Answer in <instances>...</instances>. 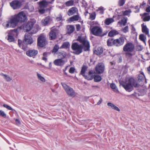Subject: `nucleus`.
Returning <instances> with one entry per match:
<instances>
[{
    "instance_id": "1",
    "label": "nucleus",
    "mask_w": 150,
    "mask_h": 150,
    "mask_svg": "<svg viewBox=\"0 0 150 150\" xmlns=\"http://www.w3.org/2000/svg\"><path fill=\"white\" fill-rule=\"evenodd\" d=\"M27 20L26 16L23 11H21L17 14L12 16L7 22L6 23H4L3 25L6 28H14L18 22H24Z\"/></svg>"
},
{
    "instance_id": "2",
    "label": "nucleus",
    "mask_w": 150,
    "mask_h": 150,
    "mask_svg": "<svg viewBox=\"0 0 150 150\" xmlns=\"http://www.w3.org/2000/svg\"><path fill=\"white\" fill-rule=\"evenodd\" d=\"M77 40L81 44L79 45L77 43H73L71 45L72 49L74 50V53L79 54L82 52L83 49L84 51H88L90 49L89 42L84 38L81 36L78 37Z\"/></svg>"
},
{
    "instance_id": "3",
    "label": "nucleus",
    "mask_w": 150,
    "mask_h": 150,
    "mask_svg": "<svg viewBox=\"0 0 150 150\" xmlns=\"http://www.w3.org/2000/svg\"><path fill=\"white\" fill-rule=\"evenodd\" d=\"M120 84L126 91L129 92L131 91V78H126L125 81L120 82Z\"/></svg>"
},
{
    "instance_id": "4",
    "label": "nucleus",
    "mask_w": 150,
    "mask_h": 150,
    "mask_svg": "<svg viewBox=\"0 0 150 150\" xmlns=\"http://www.w3.org/2000/svg\"><path fill=\"white\" fill-rule=\"evenodd\" d=\"M61 84L68 95L71 97H74L76 96V93L72 88L64 83H62Z\"/></svg>"
},
{
    "instance_id": "5",
    "label": "nucleus",
    "mask_w": 150,
    "mask_h": 150,
    "mask_svg": "<svg viewBox=\"0 0 150 150\" xmlns=\"http://www.w3.org/2000/svg\"><path fill=\"white\" fill-rule=\"evenodd\" d=\"M34 23L31 21L28 22L26 25L23 27V30L25 32H29L33 28L32 31L31 32L32 34L36 33L38 31V29L35 28H33Z\"/></svg>"
},
{
    "instance_id": "6",
    "label": "nucleus",
    "mask_w": 150,
    "mask_h": 150,
    "mask_svg": "<svg viewBox=\"0 0 150 150\" xmlns=\"http://www.w3.org/2000/svg\"><path fill=\"white\" fill-rule=\"evenodd\" d=\"M123 51L125 52L126 57L127 58L131 57V43L128 42L126 44L123 48Z\"/></svg>"
},
{
    "instance_id": "7",
    "label": "nucleus",
    "mask_w": 150,
    "mask_h": 150,
    "mask_svg": "<svg viewBox=\"0 0 150 150\" xmlns=\"http://www.w3.org/2000/svg\"><path fill=\"white\" fill-rule=\"evenodd\" d=\"M92 34L96 36H103L105 34H102V28L99 26H96L90 29Z\"/></svg>"
},
{
    "instance_id": "8",
    "label": "nucleus",
    "mask_w": 150,
    "mask_h": 150,
    "mask_svg": "<svg viewBox=\"0 0 150 150\" xmlns=\"http://www.w3.org/2000/svg\"><path fill=\"white\" fill-rule=\"evenodd\" d=\"M105 69L104 64L103 63H98L95 68L96 72L98 74L103 73Z\"/></svg>"
},
{
    "instance_id": "9",
    "label": "nucleus",
    "mask_w": 150,
    "mask_h": 150,
    "mask_svg": "<svg viewBox=\"0 0 150 150\" xmlns=\"http://www.w3.org/2000/svg\"><path fill=\"white\" fill-rule=\"evenodd\" d=\"M125 41L123 37H120L119 38L114 40L113 41V45L117 47H119L122 45Z\"/></svg>"
},
{
    "instance_id": "10",
    "label": "nucleus",
    "mask_w": 150,
    "mask_h": 150,
    "mask_svg": "<svg viewBox=\"0 0 150 150\" xmlns=\"http://www.w3.org/2000/svg\"><path fill=\"white\" fill-rule=\"evenodd\" d=\"M46 39L43 36H40L38 39V45L39 47H43L46 45Z\"/></svg>"
},
{
    "instance_id": "11",
    "label": "nucleus",
    "mask_w": 150,
    "mask_h": 150,
    "mask_svg": "<svg viewBox=\"0 0 150 150\" xmlns=\"http://www.w3.org/2000/svg\"><path fill=\"white\" fill-rule=\"evenodd\" d=\"M58 32L57 29L54 27L52 28V29L49 33V39L50 40H53L56 38V34Z\"/></svg>"
},
{
    "instance_id": "12",
    "label": "nucleus",
    "mask_w": 150,
    "mask_h": 150,
    "mask_svg": "<svg viewBox=\"0 0 150 150\" xmlns=\"http://www.w3.org/2000/svg\"><path fill=\"white\" fill-rule=\"evenodd\" d=\"M10 5L13 9H16L20 7L21 3L18 1H14L11 3Z\"/></svg>"
},
{
    "instance_id": "13",
    "label": "nucleus",
    "mask_w": 150,
    "mask_h": 150,
    "mask_svg": "<svg viewBox=\"0 0 150 150\" xmlns=\"http://www.w3.org/2000/svg\"><path fill=\"white\" fill-rule=\"evenodd\" d=\"M52 1H47L45 0H43L38 2V3L40 8H45L49 4H52Z\"/></svg>"
},
{
    "instance_id": "14",
    "label": "nucleus",
    "mask_w": 150,
    "mask_h": 150,
    "mask_svg": "<svg viewBox=\"0 0 150 150\" xmlns=\"http://www.w3.org/2000/svg\"><path fill=\"white\" fill-rule=\"evenodd\" d=\"M65 63V60L62 59H55L54 62V64L57 66H62Z\"/></svg>"
},
{
    "instance_id": "15",
    "label": "nucleus",
    "mask_w": 150,
    "mask_h": 150,
    "mask_svg": "<svg viewBox=\"0 0 150 150\" xmlns=\"http://www.w3.org/2000/svg\"><path fill=\"white\" fill-rule=\"evenodd\" d=\"M95 74V71L93 70H90L88 72V74L87 75H85L84 76L85 79L88 80H91L93 78L94 74Z\"/></svg>"
},
{
    "instance_id": "16",
    "label": "nucleus",
    "mask_w": 150,
    "mask_h": 150,
    "mask_svg": "<svg viewBox=\"0 0 150 150\" xmlns=\"http://www.w3.org/2000/svg\"><path fill=\"white\" fill-rule=\"evenodd\" d=\"M75 30L74 25H69L67 26V34L70 35L73 33Z\"/></svg>"
},
{
    "instance_id": "17",
    "label": "nucleus",
    "mask_w": 150,
    "mask_h": 150,
    "mask_svg": "<svg viewBox=\"0 0 150 150\" xmlns=\"http://www.w3.org/2000/svg\"><path fill=\"white\" fill-rule=\"evenodd\" d=\"M24 41L26 44H31L33 42V40L31 36L28 34H25V35Z\"/></svg>"
},
{
    "instance_id": "18",
    "label": "nucleus",
    "mask_w": 150,
    "mask_h": 150,
    "mask_svg": "<svg viewBox=\"0 0 150 150\" xmlns=\"http://www.w3.org/2000/svg\"><path fill=\"white\" fill-rule=\"evenodd\" d=\"M38 53V51L34 50H29L26 52V54L30 57L35 56Z\"/></svg>"
},
{
    "instance_id": "19",
    "label": "nucleus",
    "mask_w": 150,
    "mask_h": 150,
    "mask_svg": "<svg viewBox=\"0 0 150 150\" xmlns=\"http://www.w3.org/2000/svg\"><path fill=\"white\" fill-rule=\"evenodd\" d=\"M78 11L77 8L76 7H73L69 10L68 11V15L69 16H71L78 12Z\"/></svg>"
},
{
    "instance_id": "20",
    "label": "nucleus",
    "mask_w": 150,
    "mask_h": 150,
    "mask_svg": "<svg viewBox=\"0 0 150 150\" xmlns=\"http://www.w3.org/2000/svg\"><path fill=\"white\" fill-rule=\"evenodd\" d=\"M142 28V31L143 33H144L146 35H149V30L147 27L146 25H144V23L141 25Z\"/></svg>"
},
{
    "instance_id": "21",
    "label": "nucleus",
    "mask_w": 150,
    "mask_h": 150,
    "mask_svg": "<svg viewBox=\"0 0 150 150\" xmlns=\"http://www.w3.org/2000/svg\"><path fill=\"white\" fill-rule=\"evenodd\" d=\"M50 18L49 16L46 17L41 21V23L44 26L47 25L50 22Z\"/></svg>"
},
{
    "instance_id": "22",
    "label": "nucleus",
    "mask_w": 150,
    "mask_h": 150,
    "mask_svg": "<svg viewBox=\"0 0 150 150\" xmlns=\"http://www.w3.org/2000/svg\"><path fill=\"white\" fill-rule=\"evenodd\" d=\"M108 106L109 107L112 109H114L118 111H120V109L117 107L115 106L113 104L111 103H107Z\"/></svg>"
},
{
    "instance_id": "23",
    "label": "nucleus",
    "mask_w": 150,
    "mask_h": 150,
    "mask_svg": "<svg viewBox=\"0 0 150 150\" xmlns=\"http://www.w3.org/2000/svg\"><path fill=\"white\" fill-rule=\"evenodd\" d=\"M80 19H81V17L78 15H74L69 18V21L71 22L77 21Z\"/></svg>"
},
{
    "instance_id": "24",
    "label": "nucleus",
    "mask_w": 150,
    "mask_h": 150,
    "mask_svg": "<svg viewBox=\"0 0 150 150\" xmlns=\"http://www.w3.org/2000/svg\"><path fill=\"white\" fill-rule=\"evenodd\" d=\"M103 49L102 47H99L94 51V53L98 55L101 54L103 52Z\"/></svg>"
},
{
    "instance_id": "25",
    "label": "nucleus",
    "mask_w": 150,
    "mask_h": 150,
    "mask_svg": "<svg viewBox=\"0 0 150 150\" xmlns=\"http://www.w3.org/2000/svg\"><path fill=\"white\" fill-rule=\"evenodd\" d=\"M138 78V82H142L144 81V78H145V76L144 73L143 72H142L139 74Z\"/></svg>"
},
{
    "instance_id": "26",
    "label": "nucleus",
    "mask_w": 150,
    "mask_h": 150,
    "mask_svg": "<svg viewBox=\"0 0 150 150\" xmlns=\"http://www.w3.org/2000/svg\"><path fill=\"white\" fill-rule=\"evenodd\" d=\"M67 55V53L64 52H61L58 53V57L60 59H63L66 57Z\"/></svg>"
},
{
    "instance_id": "27",
    "label": "nucleus",
    "mask_w": 150,
    "mask_h": 150,
    "mask_svg": "<svg viewBox=\"0 0 150 150\" xmlns=\"http://www.w3.org/2000/svg\"><path fill=\"white\" fill-rule=\"evenodd\" d=\"M118 32L115 30H112L110 31L108 33V35L110 37H112L118 34Z\"/></svg>"
},
{
    "instance_id": "28",
    "label": "nucleus",
    "mask_w": 150,
    "mask_h": 150,
    "mask_svg": "<svg viewBox=\"0 0 150 150\" xmlns=\"http://www.w3.org/2000/svg\"><path fill=\"white\" fill-rule=\"evenodd\" d=\"M138 81L133 79L132 78V87L133 86L135 88H138L139 86L140 85L138 82Z\"/></svg>"
},
{
    "instance_id": "29",
    "label": "nucleus",
    "mask_w": 150,
    "mask_h": 150,
    "mask_svg": "<svg viewBox=\"0 0 150 150\" xmlns=\"http://www.w3.org/2000/svg\"><path fill=\"white\" fill-rule=\"evenodd\" d=\"M0 75L3 76L4 78L7 81H9L12 79V78L10 77L9 76L7 75L6 74H4L3 73H1Z\"/></svg>"
},
{
    "instance_id": "30",
    "label": "nucleus",
    "mask_w": 150,
    "mask_h": 150,
    "mask_svg": "<svg viewBox=\"0 0 150 150\" xmlns=\"http://www.w3.org/2000/svg\"><path fill=\"white\" fill-rule=\"evenodd\" d=\"M88 67L87 66L83 65L82 67L81 70V74L84 77L85 76V73L87 70Z\"/></svg>"
},
{
    "instance_id": "31",
    "label": "nucleus",
    "mask_w": 150,
    "mask_h": 150,
    "mask_svg": "<svg viewBox=\"0 0 150 150\" xmlns=\"http://www.w3.org/2000/svg\"><path fill=\"white\" fill-rule=\"evenodd\" d=\"M94 81L95 82H99L102 80V78L99 75H96L94 76Z\"/></svg>"
},
{
    "instance_id": "32",
    "label": "nucleus",
    "mask_w": 150,
    "mask_h": 150,
    "mask_svg": "<svg viewBox=\"0 0 150 150\" xmlns=\"http://www.w3.org/2000/svg\"><path fill=\"white\" fill-rule=\"evenodd\" d=\"M114 21V20L112 18H108L105 20V23L106 25H108Z\"/></svg>"
},
{
    "instance_id": "33",
    "label": "nucleus",
    "mask_w": 150,
    "mask_h": 150,
    "mask_svg": "<svg viewBox=\"0 0 150 150\" xmlns=\"http://www.w3.org/2000/svg\"><path fill=\"white\" fill-rule=\"evenodd\" d=\"M139 39L140 40L143 42L145 44V45H146V36L143 34H140L139 36Z\"/></svg>"
},
{
    "instance_id": "34",
    "label": "nucleus",
    "mask_w": 150,
    "mask_h": 150,
    "mask_svg": "<svg viewBox=\"0 0 150 150\" xmlns=\"http://www.w3.org/2000/svg\"><path fill=\"white\" fill-rule=\"evenodd\" d=\"M70 46L69 43L68 42H65L62 44V46L60 47V49L62 48H68Z\"/></svg>"
},
{
    "instance_id": "35",
    "label": "nucleus",
    "mask_w": 150,
    "mask_h": 150,
    "mask_svg": "<svg viewBox=\"0 0 150 150\" xmlns=\"http://www.w3.org/2000/svg\"><path fill=\"white\" fill-rule=\"evenodd\" d=\"M7 36V40L9 42H13L14 41V38L11 34L8 33Z\"/></svg>"
},
{
    "instance_id": "36",
    "label": "nucleus",
    "mask_w": 150,
    "mask_h": 150,
    "mask_svg": "<svg viewBox=\"0 0 150 150\" xmlns=\"http://www.w3.org/2000/svg\"><path fill=\"white\" fill-rule=\"evenodd\" d=\"M37 76L38 79L39 80H40L41 81H42L43 82H45V79L44 78V77H43L40 74H39L38 73H37Z\"/></svg>"
},
{
    "instance_id": "37",
    "label": "nucleus",
    "mask_w": 150,
    "mask_h": 150,
    "mask_svg": "<svg viewBox=\"0 0 150 150\" xmlns=\"http://www.w3.org/2000/svg\"><path fill=\"white\" fill-rule=\"evenodd\" d=\"M137 90L138 91V92L140 96L144 95L146 93L145 90L144 88H139Z\"/></svg>"
},
{
    "instance_id": "38",
    "label": "nucleus",
    "mask_w": 150,
    "mask_h": 150,
    "mask_svg": "<svg viewBox=\"0 0 150 150\" xmlns=\"http://www.w3.org/2000/svg\"><path fill=\"white\" fill-rule=\"evenodd\" d=\"M74 4V1L73 0H71L66 2L65 4L67 6H73Z\"/></svg>"
},
{
    "instance_id": "39",
    "label": "nucleus",
    "mask_w": 150,
    "mask_h": 150,
    "mask_svg": "<svg viewBox=\"0 0 150 150\" xmlns=\"http://www.w3.org/2000/svg\"><path fill=\"white\" fill-rule=\"evenodd\" d=\"M110 87L115 92H117L118 91L117 88L115 83H111L110 85Z\"/></svg>"
},
{
    "instance_id": "40",
    "label": "nucleus",
    "mask_w": 150,
    "mask_h": 150,
    "mask_svg": "<svg viewBox=\"0 0 150 150\" xmlns=\"http://www.w3.org/2000/svg\"><path fill=\"white\" fill-rule=\"evenodd\" d=\"M114 40L112 38H109L107 41V45L109 46H111L113 45V41Z\"/></svg>"
},
{
    "instance_id": "41",
    "label": "nucleus",
    "mask_w": 150,
    "mask_h": 150,
    "mask_svg": "<svg viewBox=\"0 0 150 150\" xmlns=\"http://www.w3.org/2000/svg\"><path fill=\"white\" fill-rule=\"evenodd\" d=\"M138 91L137 90L135 91L132 94V96L135 97L136 98H138V97L140 96L139 93H138Z\"/></svg>"
},
{
    "instance_id": "42",
    "label": "nucleus",
    "mask_w": 150,
    "mask_h": 150,
    "mask_svg": "<svg viewBox=\"0 0 150 150\" xmlns=\"http://www.w3.org/2000/svg\"><path fill=\"white\" fill-rule=\"evenodd\" d=\"M127 22V19L125 18L122 19L120 21H119L118 23H120L124 26L125 25Z\"/></svg>"
},
{
    "instance_id": "43",
    "label": "nucleus",
    "mask_w": 150,
    "mask_h": 150,
    "mask_svg": "<svg viewBox=\"0 0 150 150\" xmlns=\"http://www.w3.org/2000/svg\"><path fill=\"white\" fill-rule=\"evenodd\" d=\"M59 48H60L59 47V45H56L54 47L53 49L52 50V53L56 52L58 51Z\"/></svg>"
},
{
    "instance_id": "44",
    "label": "nucleus",
    "mask_w": 150,
    "mask_h": 150,
    "mask_svg": "<svg viewBox=\"0 0 150 150\" xmlns=\"http://www.w3.org/2000/svg\"><path fill=\"white\" fill-rule=\"evenodd\" d=\"M90 19L91 20H93L95 19L96 17V13L95 12H93L91 13H90Z\"/></svg>"
},
{
    "instance_id": "45",
    "label": "nucleus",
    "mask_w": 150,
    "mask_h": 150,
    "mask_svg": "<svg viewBox=\"0 0 150 150\" xmlns=\"http://www.w3.org/2000/svg\"><path fill=\"white\" fill-rule=\"evenodd\" d=\"M104 8L102 6L99 7L97 10V11H99V13L101 14H103L104 13Z\"/></svg>"
},
{
    "instance_id": "46",
    "label": "nucleus",
    "mask_w": 150,
    "mask_h": 150,
    "mask_svg": "<svg viewBox=\"0 0 150 150\" xmlns=\"http://www.w3.org/2000/svg\"><path fill=\"white\" fill-rule=\"evenodd\" d=\"M125 2V0H119L118 4L120 6H122L123 5Z\"/></svg>"
},
{
    "instance_id": "47",
    "label": "nucleus",
    "mask_w": 150,
    "mask_h": 150,
    "mask_svg": "<svg viewBox=\"0 0 150 150\" xmlns=\"http://www.w3.org/2000/svg\"><path fill=\"white\" fill-rule=\"evenodd\" d=\"M131 11L129 10H126L125 11H122L123 15L124 16H128L130 14Z\"/></svg>"
},
{
    "instance_id": "48",
    "label": "nucleus",
    "mask_w": 150,
    "mask_h": 150,
    "mask_svg": "<svg viewBox=\"0 0 150 150\" xmlns=\"http://www.w3.org/2000/svg\"><path fill=\"white\" fill-rule=\"evenodd\" d=\"M3 106L5 108H6L8 110H11L12 111L13 110V109L11 107L8 105L6 104H4L3 105Z\"/></svg>"
},
{
    "instance_id": "49",
    "label": "nucleus",
    "mask_w": 150,
    "mask_h": 150,
    "mask_svg": "<svg viewBox=\"0 0 150 150\" xmlns=\"http://www.w3.org/2000/svg\"><path fill=\"white\" fill-rule=\"evenodd\" d=\"M0 116L4 118L6 117V114L3 111L1 110H0Z\"/></svg>"
},
{
    "instance_id": "50",
    "label": "nucleus",
    "mask_w": 150,
    "mask_h": 150,
    "mask_svg": "<svg viewBox=\"0 0 150 150\" xmlns=\"http://www.w3.org/2000/svg\"><path fill=\"white\" fill-rule=\"evenodd\" d=\"M133 11L135 13H137L139 11V9L138 6H136L133 9Z\"/></svg>"
},
{
    "instance_id": "51",
    "label": "nucleus",
    "mask_w": 150,
    "mask_h": 150,
    "mask_svg": "<svg viewBox=\"0 0 150 150\" xmlns=\"http://www.w3.org/2000/svg\"><path fill=\"white\" fill-rule=\"evenodd\" d=\"M150 20V16H148L145 17L143 21H148Z\"/></svg>"
},
{
    "instance_id": "52",
    "label": "nucleus",
    "mask_w": 150,
    "mask_h": 150,
    "mask_svg": "<svg viewBox=\"0 0 150 150\" xmlns=\"http://www.w3.org/2000/svg\"><path fill=\"white\" fill-rule=\"evenodd\" d=\"M133 33L134 34L135 36H137V33L135 29L133 27H132V33Z\"/></svg>"
},
{
    "instance_id": "53",
    "label": "nucleus",
    "mask_w": 150,
    "mask_h": 150,
    "mask_svg": "<svg viewBox=\"0 0 150 150\" xmlns=\"http://www.w3.org/2000/svg\"><path fill=\"white\" fill-rule=\"evenodd\" d=\"M56 19L57 21H59L62 20V16L61 15H59L58 17H57Z\"/></svg>"
},
{
    "instance_id": "54",
    "label": "nucleus",
    "mask_w": 150,
    "mask_h": 150,
    "mask_svg": "<svg viewBox=\"0 0 150 150\" xmlns=\"http://www.w3.org/2000/svg\"><path fill=\"white\" fill-rule=\"evenodd\" d=\"M128 26H125L122 30L125 33H126L128 31Z\"/></svg>"
},
{
    "instance_id": "55",
    "label": "nucleus",
    "mask_w": 150,
    "mask_h": 150,
    "mask_svg": "<svg viewBox=\"0 0 150 150\" xmlns=\"http://www.w3.org/2000/svg\"><path fill=\"white\" fill-rule=\"evenodd\" d=\"M75 70V69L73 67H71L69 70V72L71 74H73L74 73Z\"/></svg>"
},
{
    "instance_id": "56",
    "label": "nucleus",
    "mask_w": 150,
    "mask_h": 150,
    "mask_svg": "<svg viewBox=\"0 0 150 150\" xmlns=\"http://www.w3.org/2000/svg\"><path fill=\"white\" fill-rule=\"evenodd\" d=\"M76 27L77 31H79L80 29V25L79 24H76Z\"/></svg>"
},
{
    "instance_id": "57",
    "label": "nucleus",
    "mask_w": 150,
    "mask_h": 150,
    "mask_svg": "<svg viewBox=\"0 0 150 150\" xmlns=\"http://www.w3.org/2000/svg\"><path fill=\"white\" fill-rule=\"evenodd\" d=\"M40 9L39 10V12L42 13L43 14L45 12V10L44 9V8H40Z\"/></svg>"
},
{
    "instance_id": "58",
    "label": "nucleus",
    "mask_w": 150,
    "mask_h": 150,
    "mask_svg": "<svg viewBox=\"0 0 150 150\" xmlns=\"http://www.w3.org/2000/svg\"><path fill=\"white\" fill-rule=\"evenodd\" d=\"M15 122L17 125H20L21 124V122L19 120L16 119L15 120Z\"/></svg>"
},
{
    "instance_id": "59",
    "label": "nucleus",
    "mask_w": 150,
    "mask_h": 150,
    "mask_svg": "<svg viewBox=\"0 0 150 150\" xmlns=\"http://www.w3.org/2000/svg\"><path fill=\"white\" fill-rule=\"evenodd\" d=\"M103 100L101 98H100V100H99V101L97 103V105H99L102 102Z\"/></svg>"
},
{
    "instance_id": "60",
    "label": "nucleus",
    "mask_w": 150,
    "mask_h": 150,
    "mask_svg": "<svg viewBox=\"0 0 150 150\" xmlns=\"http://www.w3.org/2000/svg\"><path fill=\"white\" fill-rule=\"evenodd\" d=\"M137 49L138 51H141L142 50V48L140 45H138L137 46Z\"/></svg>"
},
{
    "instance_id": "61",
    "label": "nucleus",
    "mask_w": 150,
    "mask_h": 150,
    "mask_svg": "<svg viewBox=\"0 0 150 150\" xmlns=\"http://www.w3.org/2000/svg\"><path fill=\"white\" fill-rule=\"evenodd\" d=\"M146 11L147 12H150V6H149L146 8Z\"/></svg>"
},
{
    "instance_id": "62",
    "label": "nucleus",
    "mask_w": 150,
    "mask_h": 150,
    "mask_svg": "<svg viewBox=\"0 0 150 150\" xmlns=\"http://www.w3.org/2000/svg\"><path fill=\"white\" fill-rule=\"evenodd\" d=\"M18 45H19V46L20 47V45L22 43V41L20 40H18Z\"/></svg>"
},
{
    "instance_id": "63",
    "label": "nucleus",
    "mask_w": 150,
    "mask_h": 150,
    "mask_svg": "<svg viewBox=\"0 0 150 150\" xmlns=\"http://www.w3.org/2000/svg\"><path fill=\"white\" fill-rule=\"evenodd\" d=\"M147 71L148 74L150 76V66L147 68Z\"/></svg>"
},
{
    "instance_id": "64",
    "label": "nucleus",
    "mask_w": 150,
    "mask_h": 150,
    "mask_svg": "<svg viewBox=\"0 0 150 150\" xmlns=\"http://www.w3.org/2000/svg\"><path fill=\"white\" fill-rule=\"evenodd\" d=\"M92 87L98 89L99 88V87L98 86H93Z\"/></svg>"
}]
</instances>
